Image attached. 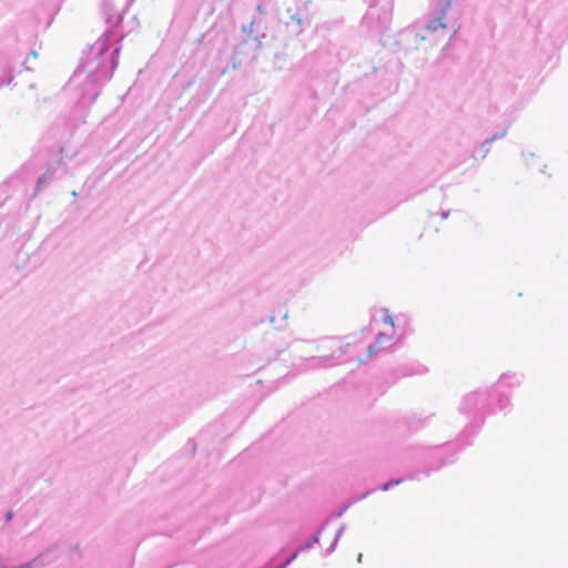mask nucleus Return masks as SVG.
<instances>
[{
    "mask_svg": "<svg viewBox=\"0 0 568 568\" xmlns=\"http://www.w3.org/2000/svg\"><path fill=\"white\" fill-rule=\"evenodd\" d=\"M317 358L322 361L333 359L343 352L342 343L336 338L324 337L316 344Z\"/></svg>",
    "mask_w": 568,
    "mask_h": 568,
    "instance_id": "obj_1",
    "label": "nucleus"
},
{
    "mask_svg": "<svg viewBox=\"0 0 568 568\" xmlns=\"http://www.w3.org/2000/svg\"><path fill=\"white\" fill-rule=\"evenodd\" d=\"M392 486V483H386L383 485V489L386 490Z\"/></svg>",
    "mask_w": 568,
    "mask_h": 568,
    "instance_id": "obj_2",
    "label": "nucleus"
},
{
    "mask_svg": "<svg viewBox=\"0 0 568 568\" xmlns=\"http://www.w3.org/2000/svg\"><path fill=\"white\" fill-rule=\"evenodd\" d=\"M386 322H387L389 325H392V326L394 325V323H393V318H392V317H387V318H386Z\"/></svg>",
    "mask_w": 568,
    "mask_h": 568,
    "instance_id": "obj_3",
    "label": "nucleus"
},
{
    "mask_svg": "<svg viewBox=\"0 0 568 568\" xmlns=\"http://www.w3.org/2000/svg\"><path fill=\"white\" fill-rule=\"evenodd\" d=\"M11 518H12V513H9V514L7 515V520H10Z\"/></svg>",
    "mask_w": 568,
    "mask_h": 568,
    "instance_id": "obj_4",
    "label": "nucleus"
}]
</instances>
